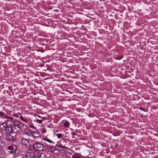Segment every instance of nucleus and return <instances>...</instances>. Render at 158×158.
I'll list each match as a JSON object with an SVG mask.
<instances>
[{
	"label": "nucleus",
	"mask_w": 158,
	"mask_h": 158,
	"mask_svg": "<svg viewBox=\"0 0 158 158\" xmlns=\"http://www.w3.org/2000/svg\"><path fill=\"white\" fill-rule=\"evenodd\" d=\"M57 150L59 151V152H60L61 150L60 149H57Z\"/></svg>",
	"instance_id": "bb28decb"
},
{
	"label": "nucleus",
	"mask_w": 158,
	"mask_h": 158,
	"mask_svg": "<svg viewBox=\"0 0 158 158\" xmlns=\"http://www.w3.org/2000/svg\"><path fill=\"white\" fill-rule=\"evenodd\" d=\"M56 135L58 138H60L62 137V135L61 134H56Z\"/></svg>",
	"instance_id": "6ab92c4d"
},
{
	"label": "nucleus",
	"mask_w": 158,
	"mask_h": 158,
	"mask_svg": "<svg viewBox=\"0 0 158 158\" xmlns=\"http://www.w3.org/2000/svg\"><path fill=\"white\" fill-rule=\"evenodd\" d=\"M45 154L39 152L38 153L37 158H45Z\"/></svg>",
	"instance_id": "6e6552de"
},
{
	"label": "nucleus",
	"mask_w": 158,
	"mask_h": 158,
	"mask_svg": "<svg viewBox=\"0 0 158 158\" xmlns=\"http://www.w3.org/2000/svg\"><path fill=\"white\" fill-rule=\"evenodd\" d=\"M31 135L34 137H38L40 136V135L36 131H31Z\"/></svg>",
	"instance_id": "1a4fd4ad"
},
{
	"label": "nucleus",
	"mask_w": 158,
	"mask_h": 158,
	"mask_svg": "<svg viewBox=\"0 0 158 158\" xmlns=\"http://www.w3.org/2000/svg\"><path fill=\"white\" fill-rule=\"evenodd\" d=\"M56 146L59 148H65V149H66L67 148V147L62 146L60 144L56 145Z\"/></svg>",
	"instance_id": "f3484780"
},
{
	"label": "nucleus",
	"mask_w": 158,
	"mask_h": 158,
	"mask_svg": "<svg viewBox=\"0 0 158 158\" xmlns=\"http://www.w3.org/2000/svg\"><path fill=\"white\" fill-rule=\"evenodd\" d=\"M23 125L20 122H13L11 120H7L0 123V128L10 135L13 132H18L23 127Z\"/></svg>",
	"instance_id": "f257e3e1"
},
{
	"label": "nucleus",
	"mask_w": 158,
	"mask_h": 158,
	"mask_svg": "<svg viewBox=\"0 0 158 158\" xmlns=\"http://www.w3.org/2000/svg\"><path fill=\"white\" fill-rule=\"evenodd\" d=\"M24 132L25 134L30 135H31V131L28 129H25L24 130Z\"/></svg>",
	"instance_id": "9d476101"
},
{
	"label": "nucleus",
	"mask_w": 158,
	"mask_h": 158,
	"mask_svg": "<svg viewBox=\"0 0 158 158\" xmlns=\"http://www.w3.org/2000/svg\"><path fill=\"white\" fill-rule=\"evenodd\" d=\"M36 122L39 123H42V120H39L38 119H36Z\"/></svg>",
	"instance_id": "aec40b11"
},
{
	"label": "nucleus",
	"mask_w": 158,
	"mask_h": 158,
	"mask_svg": "<svg viewBox=\"0 0 158 158\" xmlns=\"http://www.w3.org/2000/svg\"><path fill=\"white\" fill-rule=\"evenodd\" d=\"M72 158H81V157L77 156H74L72 157Z\"/></svg>",
	"instance_id": "5701e85b"
},
{
	"label": "nucleus",
	"mask_w": 158,
	"mask_h": 158,
	"mask_svg": "<svg viewBox=\"0 0 158 158\" xmlns=\"http://www.w3.org/2000/svg\"><path fill=\"white\" fill-rule=\"evenodd\" d=\"M29 48L31 49V48H30V47L29 46Z\"/></svg>",
	"instance_id": "cd10ccee"
},
{
	"label": "nucleus",
	"mask_w": 158,
	"mask_h": 158,
	"mask_svg": "<svg viewBox=\"0 0 158 158\" xmlns=\"http://www.w3.org/2000/svg\"><path fill=\"white\" fill-rule=\"evenodd\" d=\"M35 156L36 155L33 152H27L25 155V157L27 158H34Z\"/></svg>",
	"instance_id": "20e7f679"
},
{
	"label": "nucleus",
	"mask_w": 158,
	"mask_h": 158,
	"mask_svg": "<svg viewBox=\"0 0 158 158\" xmlns=\"http://www.w3.org/2000/svg\"><path fill=\"white\" fill-rule=\"evenodd\" d=\"M6 156L5 152L4 149L0 148V158H3Z\"/></svg>",
	"instance_id": "0eeeda50"
},
{
	"label": "nucleus",
	"mask_w": 158,
	"mask_h": 158,
	"mask_svg": "<svg viewBox=\"0 0 158 158\" xmlns=\"http://www.w3.org/2000/svg\"><path fill=\"white\" fill-rule=\"evenodd\" d=\"M40 130L41 131V132L43 133H45L46 132V130L44 128H41L40 129Z\"/></svg>",
	"instance_id": "dca6fc26"
},
{
	"label": "nucleus",
	"mask_w": 158,
	"mask_h": 158,
	"mask_svg": "<svg viewBox=\"0 0 158 158\" xmlns=\"http://www.w3.org/2000/svg\"><path fill=\"white\" fill-rule=\"evenodd\" d=\"M20 119L22 120H23V121H27V120H25L24 119L23 117H22V116H20Z\"/></svg>",
	"instance_id": "412c9836"
},
{
	"label": "nucleus",
	"mask_w": 158,
	"mask_h": 158,
	"mask_svg": "<svg viewBox=\"0 0 158 158\" xmlns=\"http://www.w3.org/2000/svg\"><path fill=\"white\" fill-rule=\"evenodd\" d=\"M33 148L35 151H42L46 149V147L40 143H36L33 144Z\"/></svg>",
	"instance_id": "f03ea898"
},
{
	"label": "nucleus",
	"mask_w": 158,
	"mask_h": 158,
	"mask_svg": "<svg viewBox=\"0 0 158 158\" xmlns=\"http://www.w3.org/2000/svg\"><path fill=\"white\" fill-rule=\"evenodd\" d=\"M43 139L44 140H45L48 142L50 143H53V142L52 141H51L50 139L47 138H43Z\"/></svg>",
	"instance_id": "f8f14e48"
},
{
	"label": "nucleus",
	"mask_w": 158,
	"mask_h": 158,
	"mask_svg": "<svg viewBox=\"0 0 158 158\" xmlns=\"http://www.w3.org/2000/svg\"><path fill=\"white\" fill-rule=\"evenodd\" d=\"M4 145V143L1 139H0V146L2 147Z\"/></svg>",
	"instance_id": "a211bd4d"
},
{
	"label": "nucleus",
	"mask_w": 158,
	"mask_h": 158,
	"mask_svg": "<svg viewBox=\"0 0 158 158\" xmlns=\"http://www.w3.org/2000/svg\"><path fill=\"white\" fill-rule=\"evenodd\" d=\"M7 118H9L10 120V119H12V117H7Z\"/></svg>",
	"instance_id": "a878e982"
},
{
	"label": "nucleus",
	"mask_w": 158,
	"mask_h": 158,
	"mask_svg": "<svg viewBox=\"0 0 158 158\" xmlns=\"http://www.w3.org/2000/svg\"><path fill=\"white\" fill-rule=\"evenodd\" d=\"M71 134L72 135H76V134L75 132H72L71 133Z\"/></svg>",
	"instance_id": "393cba45"
},
{
	"label": "nucleus",
	"mask_w": 158,
	"mask_h": 158,
	"mask_svg": "<svg viewBox=\"0 0 158 158\" xmlns=\"http://www.w3.org/2000/svg\"><path fill=\"white\" fill-rule=\"evenodd\" d=\"M13 158H24L21 155H15L14 156Z\"/></svg>",
	"instance_id": "ddd939ff"
},
{
	"label": "nucleus",
	"mask_w": 158,
	"mask_h": 158,
	"mask_svg": "<svg viewBox=\"0 0 158 158\" xmlns=\"http://www.w3.org/2000/svg\"><path fill=\"white\" fill-rule=\"evenodd\" d=\"M3 135V133L0 130V137H1Z\"/></svg>",
	"instance_id": "b1692460"
},
{
	"label": "nucleus",
	"mask_w": 158,
	"mask_h": 158,
	"mask_svg": "<svg viewBox=\"0 0 158 158\" xmlns=\"http://www.w3.org/2000/svg\"><path fill=\"white\" fill-rule=\"evenodd\" d=\"M46 149L49 152H53L56 149V147L54 146H52L49 145H47Z\"/></svg>",
	"instance_id": "423d86ee"
},
{
	"label": "nucleus",
	"mask_w": 158,
	"mask_h": 158,
	"mask_svg": "<svg viewBox=\"0 0 158 158\" xmlns=\"http://www.w3.org/2000/svg\"><path fill=\"white\" fill-rule=\"evenodd\" d=\"M28 125L30 127L35 129V127L32 123H29Z\"/></svg>",
	"instance_id": "2eb2a0df"
},
{
	"label": "nucleus",
	"mask_w": 158,
	"mask_h": 158,
	"mask_svg": "<svg viewBox=\"0 0 158 158\" xmlns=\"http://www.w3.org/2000/svg\"><path fill=\"white\" fill-rule=\"evenodd\" d=\"M8 149L10 151V152L13 154L16 151V147L15 145H11L7 147Z\"/></svg>",
	"instance_id": "39448f33"
},
{
	"label": "nucleus",
	"mask_w": 158,
	"mask_h": 158,
	"mask_svg": "<svg viewBox=\"0 0 158 158\" xmlns=\"http://www.w3.org/2000/svg\"><path fill=\"white\" fill-rule=\"evenodd\" d=\"M0 116L1 117L4 118H7V116L5 113H3L1 111H0Z\"/></svg>",
	"instance_id": "9b49d317"
},
{
	"label": "nucleus",
	"mask_w": 158,
	"mask_h": 158,
	"mask_svg": "<svg viewBox=\"0 0 158 158\" xmlns=\"http://www.w3.org/2000/svg\"><path fill=\"white\" fill-rule=\"evenodd\" d=\"M21 142L22 145L27 148H29L30 144L29 141L26 139L23 138L21 139Z\"/></svg>",
	"instance_id": "7ed1b4c3"
},
{
	"label": "nucleus",
	"mask_w": 158,
	"mask_h": 158,
	"mask_svg": "<svg viewBox=\"0 0 158 158\" xmlns=\"http://www.w3.org/2000/svg\"><path fill=\"white\" fill-rule=\"evenodd\" d=\"M13 116H14V117H16V118H17L18 117V115L17 114H14L13 115Z\"/></svg>",
	"instance_id": "4be33fe9"
},
{
	"label": "nucleus",
	"mask_w": 158,
	"mask_h": 158,
	"mask_svg": "<svg viewBox=\"0 0 158 158\" xmlns=\"http://www.w3.org/2000/svg\"><path fill=\"white\" fill-rule=\"evenodd\" d=\"M64 126L66 127H68L69 126V123L67 121H66L64 124Z\"/></svg>",
	"instance_id": "4468645a"
}]
</instances>
